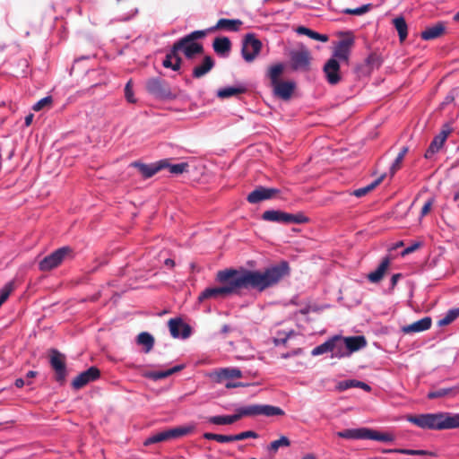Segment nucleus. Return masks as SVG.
<instances>
[{"label":"nucleus","mask_w":459,"mask_h":459,"mask_svg":"<svg viewBox=\"0 0 459 459\" xmlns=\"http://www.w3.org/2000/svg\"><path fill=\"white\" fill-rule=\"evenodd\" d=\"M234 441H240L246 438H257L258 434L253 430L243 431L238 434L233 435Z\"/></svg>","instance_id":"obj_50"},{"label":"nucleus","mask_w":459,"mask_h":459,"mask_svg":"<svg viewBox=\"0 0 459 459\" xmlns=\"http://www.w3.org/2000/svg\"><path fill=\"white\" fill-rule=\"evenodd\" d=\"M389 453H399L403 455H435L434 453L427 451V450H413V449H393L388 450Z\"/></svg>","instance_id":"obj_40"},{"label":"nucleus","mask_w":459,"mask_h":459,"mask_svg":"<svg viewBox=\"0 0 459 459\" xmlns=\"http://www.w3.org/2000/svg\"><path fill=\"white\" fill-rule=\"evenodd\" d=\"M385 177V175L384 174V175L380 176L378 178H377L375 181H373L371 184H369L364 187L354 190L352 195H355L356 197H362V196L366 195L370 191H372L374 188H376L383 181Z\"/></svg>","instance_id":"obj_36"},{"label":"nucleus","mask_w":459,"mask_h":459,"mask_svg":"<svg viewBox=\"0 0 459 459\" xmlns=\"http://www.w3.org/2000/svg\"><path fill=\"white\" fill-rule=\"evenodd\" d=\"M204 437L205 439L215 440L220 443H228V442L234 441L233 435H221V434H213V433L206 432L204 434Z\"/></svg>","instance_id":"obj_39"},{"label":"nucleus","mask_w":459,"mask_h":459,"mask_svg":"<svg viewBox=\"0 0 459 459\" xmlns=\"http://www.w3.org/2000/svg\"><path fill=\"white\" fill-rule=\"evenodd\" d=\"M194 430L192 426H178L172 429H164L163 431L150 436L143 442L144 446L177 439L190 434Z\"/></svg>","instance_id":"obj_6"},{"label":"nucleus","mask_w":459,"mask_h":459,"mask_svg":"<svg viewBox=\"0 0 459 459\" xmlns=\"http://www.w3.org/2000/svg\"><path fill=\"white\" fill-rule=\"evenodd\" d=\"M100 376V371L96 367H91L87 370L80 373L71 383L74 389L79 390L87 384L97 380Z\"/></svg>","instance_id":"obj_13"},{"label":"nucleus","mask_w":459,"mask_h":459,"mask_svg":"<svg viewBox=\"0 0 459 459\" xmlns=\"http://www.w3.org/2000/svg\"><path fill=\"white\" fill-rule=\"evenodd\" d=\"M401 277V274L400 273H396V274H394L391 278V285L392 287H394L398 281V280L400 279Z\"/></svg>","instance_id":"obj_64"},{"label":"nucleus","mask_w":459,"mask_h":459,"mask_svg":"<svg viewBox=\"0 0 459 459\" xmlns=\"http://www.w3.org/2000/svg\"><path fill=\"white\" fill-rule=\"evenodd\" d=\"M184 45L185 43L182 41V39H178L173 44L170 51L166 56H169L170 59L177 62V58H181L178 55V52L182 50L181 48Z\"/></svg>","instance_id":"obj_44"},{"label":"nucleus","mask_w":459,"mask_h":459,"mask_svg":"<svg viewBox=\"0 0 459 459\" xmlns=\"http://www.w3.org/2000/svg\"><path fill=\"white\" fill-rule=\"evenodd\" d=\"M214 66V60L210 56H205L200 65L193 69V77L199 79L208 74Z\"/></svg>","instance_id":"obj_23"},{"label":"nucleus","mask_w":459,"mask_h":459,"mask_svg":"<svg viewBox=\"0 0 459 459\" xmlns=\"http://www.w3.org/2000/svg\"><path fill=\"white\" fill-rule=\"evenodd\" d=\"M184 45L185 43L182 41V39H178L173 44L170 51L166 56H169L170 59L177 62V58H181L178 55V52L182 50L181 48Z\"/></svg>","instance_id":"obj_43"},{"label":"nucleus","mask_w":459,"mask_h":459,"mask_svg":"<svg viewBox=\"0 0 459 459\" xmlns=\"http://www.w3.org/2000/svg\"><path fill=\"white\" fill-rule=\"evenodd\" d=\"M336 436L346 439H372L381 442H392L394 435L387 432H380L368 428L347 429L338 431Z\"/></svg>","instance_id":"obj_4"},{"label":"nucleus","mask_w":459,"mask_h":459,"mask_svg":"<svg viewBox=\"0 0 459 459\" xmlns=\"http://www.w3.org/2000/svg\"><path fill=\"white\" fill-rule=\"evenodd\" d=\"M14 290V282L9 281L7 282L1 290H0V307L7 300L10 294Z\"/></svg>","instance_id":"obj_41"},{"label":"nucleus","mask_w":459,"mask_h":459,"mask_svg":"<svg viewBox=\"0 0 459 459\" xmlns=\"http://www.w3.org/2000/svg\"><path fill=\"white\" fill-rule=\"evenodd\" d=\"M49 363L55 371V379L60 384H64L67 377L65 355L56 349H51L49 351Z\"/></svg>","instance_id":"obj_9"},{"label":"nucleus","mask_w":459,"mask_h":459,"mask_svg":"<svg viewBox=\"0 0 459 459\" xmlns=\"http://www.w3.org/2000/svg\"><path fill=\"white\" fill-rule=\"evenodd\" d=\"M372 5L370 4H363L360 7L351 9L347 8L343 10V13L346 14H352V15H362L366 13H368L371 9Z\"/></svg>","instance_id":"obj_45"},{"label":"nucleus","mask_w":459,"mask_h":459,"mask_svg":"<svg viewBox=\"0 0 459 459\" xmlns=\"http://www.w3.org/2000/svg\"><path fill=\"white\" fill-rule=\"evenodd\" d=\"M184 368L185 365H177L168 370L150 372L146 375V377L153 380H160L166 378L174 373L181 371Z\"/></svg>","instance_id":"obj_31"},{"label":"nucleus","mask_w":459,"mask_h":459,"mask_svg":"<svg viewBox=\"0 0 459 459\" xmlns=\"http://www.w3.org/2000/svg\"><path fill=\"white\" fill-rule=\"evenodd\" d=\"M242 24H243L242 21H240L238 19L230 20V19L221 18L217 22L216 25L213 28H212L211 30H229V31H238L240 30V27Z\"/></svg>","instance_id":"obj_25"},{"label":"nucleus","mask_w":459,"mask_h":459,"mask_svg":"<svg viewBox=\"0 0 459 459\" xmlns=\"http://www.w3.org/2000/svg\"><path fill=\"white\" fill-rule=\"evenodd\" d=\"M332 350H333V345H332V338H331L328 341L325 342L324 343L314 348L311 351V354L313 356H317V355H321V354H324V353H326L329 351L331 352Z\"/></svg>","instance_id":"obj_42"},{"label":"nucleus","mask_w":459,"mask_h":459,"mask_svg":"<svg viewBox=\"0 0 459 459\" xmlns=\"http://www.w3.org/2000/svg\"><path fill=\"white\" fill-rule=\"evenodd\" d=\"M214 52L221 56H228L231 50V42L227 37H217L212 42Z\"/></svg>","instance_id":"obj_22"},{"label":"nucleus","mask_w":459,"mask_h":459,"mask_svg":"<svg viewBox=\"0 0 459 459\" xmlns=\"http://www.w3.org/2000/svg\"><path fill=\"white\" fill-rule=\"evenodd\" d=\"M33 117H34V116H33V114H31V113H30L29 115H27V116L25 117V121H24V123H25V126H30L31 125L32 120H33Z\"/></svg>","instance_id":"obj_63"},{"label":"nucleus","mask_w":459,"mask_h":459,"mask_svg":"<svg viewBox=\"0 0 459 459\" xmlns=\"http://www.w3.org/2000/svg\"><path fill=\"white\" fill-rule=\"evenodd\" d=\"M333 350L331 351L332 356L335 358H343L349 356L346 344L342 337L334 336L332 338Z\"/></svg>","instance_id":"obj_27"},{"label":"nucleus","mask_w":459,"mask_h":459,"mask_svg":"<svg viewBox=\"0 0 459 459\" xmlns=\"http://www.w3.org/2000/svg\"><path fill=\"white\" fill-rule=\"evenodd\" d=\"M435 199L433 197L428 199L424 205L422 206L420 212V217L426 216L431 210L432 205L434 204Z\"/></svg>","instance_id":"obj_54"},{"label":"nucleus","mask_w":459,"mask_h":459,"mask_svg":"<svg viewBox=\"0 0 459 459\" xmlns=\"http://www.w3.org/2000/svg\"><path fill=\"white\" fill-rule=\"evenodd\" d=\"M354 44V38L351 34L348 33L347 36L341 39L333 51V58H338L339 60L348 62L351 48H352Z\"/></svg>","instance_id":"obj_15"},{"label":"nucleus","mask_w":459,"mask_h":459,"mask_svg":"<svg viewBox=\"0 0 459 459\" xmlns=\"http://www.w3.org/2000/svg\"><path fill=\"white\" fill-rule=\"evenodd\" d=\"M324 73L327 82L331 85H335L341 82L340 64L335 58H330L324 65Z\"/></svg>","instance_id":"obj_17"},{"label":"nucleus","mask_w":459,"mask_h":459,"mask_svg":"<svg viewBox=\"0 0 459 459\" xmlns=\"http://www.w3.org/2000/svg\"><path fill=\"white\" fill-rule=\"evenodd\" d=\"M389 265L390 258L388 256H385V258H383L378 267L374 272L368 273V279L373 283L379 282L383 279L387 269L389 268Z\"/></svg>","instance_id":"obj_26"},{"label":"nucleus","mask_w":459,"mask_h":459,"mask_svg":"<svg viewBox=\"0 0 459 459\" xmlns=\"http://www.w3.org/2000/svg\"><path fill=\"white\" fill-rule=\"evenodd\" d=\"M72 254L73 249L70 247H60L44 257L39 262V268L43 272L50 271L60 265L65 257L72 256Z\"/></svg>","instance_id":"obj_8"},{"label":"nucleus","mask_w":459,"mask_h":459,"mask_svg":"<svg viewBox=\"0 0 459 459\" xmlns=\"http://www.w3.org/2000/svg\"><path fill=\"white\" fill-rule=\"evenodd\" d=\"M181 49L188 59H191L195 55L202 54L204 52V47L202 44L192 41L185 43Z\"/></svg>","instance_id":"obj_29"},{"label":"nucleus","mask_w":459,"mask_h":459,"mask_svg":"<svg viewBox=\"0 0 459 459\" xmlns=\"http://www.w3.org/2000/svg\"><path fill=\"white\" fill-rule=\"evenodd\" d=\"M459 394V387H448V388H440L436 391H431L428 394L427 397L429 399H437L444 396H455Z\"/></svg>","instance_id":"obj_32"},{"label":"nucleus","mask_w":459,"mask_h":459,"mask_svg":"<svg viewBox=\"0 0 459 459\" xmlns=\"http://www.w3.org/2000/svg\"><path fill=\"white\" fill-rule=\"evenodd\" d=\"M134 166L138 168L139 171L143 176V178H152L160 170H161L162 169L166 168V166H168V160H162L158 161L157 163L151 165L134 162Z\"/></svg>","instance_id":"obj_19"},{"label":"nucleus","mask_w":459,"mask_h":459,"mask_svg":"<svg viewBox=\"0 0 459 459\" xmlns=\"http://www.w3.org/2000/svg\"><path fill=\"white\" fill-rule=\"evenodd\" d=\"M297 32L299 34L306 35L312 39L318 40L321 42H327L329 39V38L326 34H320V33H318L311 29H308L307 27H304V26L298 27Z\"/></svg>","instance_id":"obj_33"},{"label":"nucleus","mask_w":459,"mask_h":459,"mask_svg":"<svg viewBox=\"0 0 459 459\" xmlns=\"http://www.w3.org/2000/svg\"><path fill=\"white\" fill-rule=\"evenodd\" d=\"M280 193L277 188H269L264 186H258L252 192H250L247 197V200L250 204H258L264 200H269L276 196Z\"/></svg>","instance_id":"obj_14"},{"label":"nucleus","mask_w":459,"mask_h":459,"mask_svg":"<svg viewBox=\"0 0 459 459\" xmlns=\"http://www.w3.org/2000/svg\"><path fill=\"white\" fill-rule=\"evenodd\" d=\"M446 315L450 317V319L454 322L459 316V307L449 309L446 312Z\"/></svg>","instance_id":"obj_59"},{"label":"nucleus","mask_w":459,"mask_h":459,"mask_svg":"<svg viewBox=\"0 0 459 459\" xmlns=\"http://www.w3.org/2000/svg\"><path fill=\"white\" fill-rule=\"evenodd\" d=\"M147 92L157 100H170L175 98L168 82L160 77H151L145 82Z\"/></svg>","instance_id":"obj_7"},{"label":"nucleus","mask_w":459,"mask_h":459,"mask_svg":"<svg viewBox=\"0 0 459 459\" xmlns=\"http://www.w3.org/2000/svg\"><path fill=\"white\" fill-rule=\"evenodd\" d=\"M168 324L172 337L186 339L190 336L191 327L187 324H184L181 318H171Z\"/></svg>","instance_id":"obj_18"},{"label":"nucleus","mask_w":459,"mask_h":459,"mask_svg":"<svg viewBox=\"0 0 459 459\" xmlns=\"http://www.w3.org/2000/svg\"><path fill=\"white\" fill-rule=\"evenodd\" d=\"M393 23L398 32L401 42L404 41L408 35V27L405 19L402 16L394 19Z\"/></svg>","instance_id":"obj_34"},{"label":"nucleus","mask_w":459,"mask_h":459,"mask_svg":"<svg viewBox=\"0 0 459 459\" xmlns=\"http://www.w3.org/2000/svg\"><path fill=\"white\" fill-rule=\"evenodd\" d=\"M432 320L429 316H425L412 324L402 327V332L405 334L420 333L429 330L431 327Z\"/></svg>","instance_id":"obj_21"},{"label":"nucleus","mask_w":459,"mask_h":459,"mask_svg":"<svg viewBox=\"0 0 459 459\" xmlns=\"http://www.w3.org/2000/svg\"><path fill=\"white\" fill-rule=\"evenodd\" d=\"M206 31L205 30H195L191 32L190 34L181 38L182 41L184 43H187L189 41L195 42V40L198 39H202L205 37Z\"/></svg>","instance_id":"obj_49"},{"label":"nucleus","mask_w":459,"mask_h":459,"mask_svg":"<svg viewBox=\"0 0 459 459\" xmlns=\"http://www.w3.org/2000/svg\"><path fill=\"white\" fill-rule=\"evenodd\" d=\"M262 219L266 221H273L282 224H302L308 221V218L303 213H288L280 210H267L262 214Z\"/></svg>","instance_id":"obj_5"},{"label":"nucleus","mask_w":459,"mask_h":459,"mask_svg":"<svg viewBox=\"0 0 459 459\" xmlns=\"http://www.w3.org/2000/svg\"><path fill=\"white\" fill-rule=\"evenodd\" d=\"M246 91L247 87L244 85H238L236 87H225L218 91L217 96L220 99H228L235 95L243 94Z\"/></svg>","instance_id":"obj_30"},{"label":"nucleus","mask_w":459,"mask_h":459,"mask_svg":"<svg viewBox=\"0 0 459 459\" xmlns=\"http://www.w3.org/2000/svg\"><path fill=\"white\" fill-rule=\"evenodd\" d=\"M452 127L448 124H445L440 133L434 137L430 145L425 152V158L430 159L435 153H437L444 145L448 135L452 132Z\"/></svg>","instance_id":"obj_12"},{"label":"nucleus","mask_w":459,"mask_h":459,"mask_svg":"<svg viewBox=\"0 0 459 459\" xmlns=\"http://www.w3.org/2000/svg\"><path fill=\"white\" fill-rule=\"evenodd\" d=\"M349 354L357 351L367 345L366 338L363 335L351 336L343 338Z\"/></svg>","instance_id":"obj_24"},{"label":"nucleus","mask_w":459,"mask_h":459,"mask_svg":"<svg viewBox=\"0 0 459 459\" xmlns=\"http://www.w3.org/2000/svg\"><path fill=\"white\" fill-rule=\"evenodd\" d=\"M284 411L278 407L270 404H250L244 407L236 409V413L233 415H218L212 416L208 419L210 423L215 425H230L239 420L243 417H255L263 415L265 417L283 416Z\"/></svg>","instance_id":"obj_2"},{"label":"nucleus","mask_w":459,"mask_h":459,"mask_svg":"<svg viewBox=\"0 0 459 459\" xmlns=\"http://www.w3.org/2000/svg\"><path fill=\"white\" fill-rule=\"evenodd\" d=\"M242 377V371L237 368H221L211 374L212 380L219 384L227 380L241 378Z\"/></svg>","instance_id":"obj_16"},{"label":"nucleus","mask_w":459,"mask_h":459,"mask_svg":"<svg viewBox=\"0 0 459 459\" xmlns=\"http://www.w3.org/2000/svg\"><path fill=\"white\" fill-rule=\"evenodd\" d=\"M351 387H352L351 380L339 382L336 386L337 390H339V391H344V390H347Z\"/></svg>","instance_id":"obj_55"},{"label":"nucleus","mask_w":459,"mask_h":459,"mask_svg":"<svg viewBox=\"0 0 459 459\" xmlns=\"http://www.w3.org/2000/svg\"><path fill=\"white\" fill-rule=\"evenodd\" d=\"M272 87L273 88V92L276 96L286 100L290 99L296 84L294 82L280 81L279 82L272 85Z\"/></svg>","instance_id":"obj_20"},{"label":"nucleus","mask_w":459,"mask_h":459,"mask_svg":"<svg viewBox=\"0 0 459 459\" xmlns=\"http://www.w3.org/2000/svg\"><path fill=\"white\" fill-rule=\"evenodd\" d=\"M137 342L144 346V351L147 353L151 351L154 345V338L147 332H143L137 336Z\"/></svg>","instance_id":"obj_35"},{"label":"nucleus","mask_w":459,"mask_h":459,"mask_svg":"<svg viewBox=\"0 0 459 459\" xmlns=\"http://www.w3.org/2000/svg\"><path fill=\"white\" fill-rule=\"evenodd\" d=\"M290 64L293 70L308 71L311 61V54L307 48L292 50L290 53Z\"/></svg>","instance_id":"obj_11"},{"label":"nucleus","mask_w":459,"mask_h":459,"mask_svg":"<svg viewBox=\"0 0 459 459\" xmlns=\"http://www.w3.org/2000/svg\"><path fill=\"white\" fill-rule=\"evenodd\" d=\"M407 420L419 428L428 429H450L452 426V415L449 413H426L420 415H410Z\"/></svg>","instance_id":"obj_3"},{"label":"nucleus","mask_w":459,"mask_h":459,"mask_svg":"<svg viewBox=\"0 0 459 459\" xmlns=\"http://www.w3.org/2000/svg\"><path fill=\"white\" fill-rule=\"evenodd\" d=\"M366 62L371 68L378 67L381 64V60L377 54H370Z\"/></svg>","instance_id":"obj_51"},{"label":"nucleus","mask_w":459,"mask_h":459,"mask_svg":"<svg viewBox=\"0 0 459 459\" xmlns=\"http://www.w3.org/2000/svg\"><path fill=\"white\" fill-rule=\"evenodd\" d=\"M284 66L282 64H277L269 68L267 75L271 81V85L280 82V77L282 74Z\"/></svg>","instance_id":"obj_37"},{"label":"nucleus","mask_w":459,"mask_h":459,"mask_svg":"<svg viewBox=\"0 0 459 459\" xmlns=\"http://www.w3.org/2000/svg\"><path fill=\"white\" fill-rule=\"evenodd\" d=\"M261 48L262 42L254 34H247L242 42V56L247 62H253L259 55Z\"/></svg>","instance_id":"obj_10"},{"label":"nucleus","mask_w":459,"mask_h":459,"mask_svg":"<svg viewBox=\"0 0 459 459\" xmlns=\"http://www.w3.org/2000/svg\"><path fill=\"white\" fill-rule=\"evenodd\" d=\"M452 426L453 429L459 427V414L452 415Z\"/></svg>","instance_id":"obj_62"},{"label":"nucleus","mask_w":459,"mask_h":459,"mask_svg":"<svg viewBox=\"0 0 459 459\" xmlns=\"http://www.w3.org/2000/svg\"><path fill=\"white\" fill-rule=\"evenodd\" d=\"M188 167H189V165L186 162H182V163L173 164V165H170L168 163V166H166V168L169 169L170 173L176 174V175H179V174H182V173L187 171Z\"/></svg>","instance_id":"obj_47"},{"label":"nucleus","mask_w":459,"mask_h":459,"mask_svg":"<svg viewBox=\"0 0 459 459\" xmlns=\"http://www.w3.org/2000/svg\"><path fill=\"white\" fill-rule=\"evenodd\" d=\"M290 445V439L287 437L282 436L279 439L271 442L267 447V450L274 455L280 447H282V446L287 447Z\"/></svg>","instance_id":"obj_38"},{"label":"nucleus","mask_w":459,"mask_h":459,"mask_svg":"<svg viewBox=\"0 0 459 459\" xmlns=\"http://www.w3.org/2000/svg\"><path fill=\"white\" fill-rule=\"evenodd\" d=\"M453 321L450 319V317L446 314V316L438 321L439 326H446L452 323Z\"/></svg>","instance_id":"obj_61"},{"label":"nucleus","mask_w":459,"mask_h":459,"mask_svg":"<svg viewBox=\"0 0 459 459\" xmlns=\"http://www.w3.org/2000/svg\"><path fill=\"white\" fill-rule=\"evenodd\" d=\"M125 96L126 100L130 103H134L136 101L135 99L134 98L131 81H129L125 87Z\"/></svg>","instance_id":"obj_52"},{"label":"nucleus","mask_w":459,"mask_h":459,"mask_svg":"<svg viewBox=\"0 0 459 459\" xmlns=\"http://www.w3.org/2000/svg\"><path fill=\"white\" fill-rule=\"evenodd\" d=\"M52 102H53L52 97L51 96H47V97L39 100L38 102H36L33 105L32 109L34 111H40L44 108H50L51 105H52Z\"/></svg>","instance_id":"obj_46"},{"label":"nucleus","mask_w":459,"mask_h":459,"mask_svg":"<svg viewBox=\"0 0 459 459\" xmlns=\"http://www.w3.org/2000/svg\"><path fill=\"white\" fill-rule=\"evenodd\" d=\"M403 161V158L401 156H398L395 158L394 163L392 164L390 168V174L391 177H393L401 168Z\"/></svg>","instance_id":"obj_53"},{"label":"nucleus","mask_w":459,"mask_h":459,"mask_svg":"<svg viewBox=\"0 0 459 459\" xmlns=\"http://www.w3.org/2000/svg\"><path fill=\"white\" fill-rule=\"evenodd\" d=\"M290 274L289 264L285 261L266 268L264 272L247 269H226L217 273L216 280L222 283L221 287L207 288L199 296V301L207 299L227 297L239 294L242 290H256L263 291L276 285L281 279Z\"/></svg>","instance_id":"obj_1"},{"label":"nucleus","mask_w":459,"mask_h":459,"mask_svg":"<svg viewBox=\"0 0 459 459\" xmlns=\"http://www.w3.org/2000/svg\"><path fill=\"white\" fill-rule=\"evenodd\" d=\"M459 89H454L452 90L449 94L446 97L444 103L448 104L452 102L455 98L458 95Z\"/></svg>","instance_id":"obj_57"},{"label":"nucleus","mask_w":459,"mask_h":459,"mask_svg":"<svg viewBox=\"0 0 459 459\" xmlns=\"http://www.w3.org/2000/svg\"><path fill=\"white\" fill-rule=\"evenodd\" d=\"M182 58H177V62H173L172 59L169 58V56H166L165 59L162 62V65L165 68H170L173 71H178L181 67Z\"/></svg>","instance_id":"obj_48"},{"label":"nucleus","mask_w":459,"mask_h":459,"mask_svg":"<svg viewBox=\"0 0 459 459\" xmlns=\"http://www.w3.org/2000/svg\"><path fill=\"white\" fill-rule=\"evenodd\" d=\"M351 382H352V387H359L367 392H369L371 390V387L364 382L358 381V380H351Z\"/></svg>","instance_id":"obj_56"},{"label":"nucleus","mask_w":459,"mask_h":459,"mask_svg":"<svg viewBox=\"0 0 459 459\" xmlns=\"http://www.w3.org/2000/svg\"><path fill=\"white\" fill-rule=\"evenodd\" d=\"M446 27L444 23L437 22L435 25L427 28L421 32V38L425 40H432L439 38L445 32Z\"/></svg>","instance_id":"obj_28"},{"label":"nucleus","mask_w":459,"mask_h":459,"mask_svg":"<svg viewBox=\"0 0 459 459\" xmlns=\"http://www.w3.org/2000/svg\"><path fill=\"white\" fill-rule=\"evenodd\" d=\"M240 386H245V385L240 382H230V381H229L225 384V387L228 389L237 388V387H240Z\"/></svg>","instance_id":"obj_60"},{"label":"nucleus","mask_w":459,"mask_h":459,"mask_svg":"<svg viewBox=\"0 0 459 459\" xmlns=\"http://www.w3.org/2000/svg\"><path fill=\"white\" fill-rule=\"evenodd\" d=\"M420 243H414L412 244L411 246L406 247L403 252H402V255H406L408 254H411L414 251H416L419 247H420Z\"/></svg>","instance_id":"obj_58"}]
</instances>
